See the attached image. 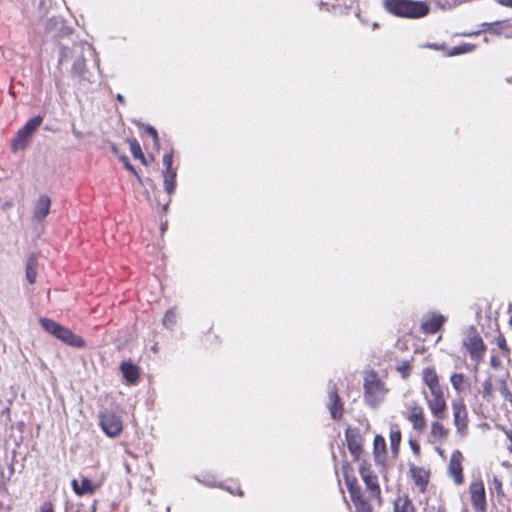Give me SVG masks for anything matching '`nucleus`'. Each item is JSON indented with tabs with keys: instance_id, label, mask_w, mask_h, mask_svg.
I'll return each mask as SVG.
<instances>
[{
	"instance_id": "nucleus-13",
	"label": "nucleus",
	"mask_w": 512,
	"mask_h": 512,
	"mask_svg": "<svg viewBox=\"0 0 512 512\" xmlns=\"http://www.w3.org/2000/svg\"><path fill=\"white\" fill-rule=\"evenodd\" d=\"M348 450L354 459L358 460L362 453V439L356 429L348 428L345 432Z\"/></svg>"
},
{
	"instance_id": "nucleus-43",
	"label": "nucleus",
	"mask_w": 512,
	"mask_h": 512,
	"mask_svg": "<svg viewBox=\"0 0 512 512\" xmlns=\"http://www.w3.org/2000/svg\"><path fill=\"white\" fill-rule=\"evenodd\" d=\"M499 4L512 8V0H496Z\"/></svg>"
},
{
	"instance_id": "nucleus-7",
	"label": "nucleus",
	"mask_w": 512,
	"mask_h": 512,
	"mask_svg": "<svg viewBox=\"0 0 512 512\" xmlns=\"http://www.w3.org/2000/svg\"><path fill=\"white\" fill-rule=\"evenodd\" d=\"M359 473L371 497H374L377 500L378 504L381 505V490L378 484L377 475L370 469V467L365 462L360 464Z\"/></svg>"
},
{
	"instance_id": "nucleus-15",
	"label": "nucleus",
	"mask_w": 512,
	"mask_h": 512,
	"mask_svg": "<svg viewBox=\"0 0 512 512\" xmlns=\"http://www.w3.org/2000/svg\"><path fill=\"white\" fill-rule=\"evenodd\" d=\"M51 200L47 195H41L35 203L33 219L42 221L50 212Z\"/></svg>"
},
{
	"instance_id": "nucleus-25",
	"label": "nucleus",
	"mask_w": 512,
	"mask_h": 512,
	"mask_svg": "<svg viewBox=\"0 0 512 512\" xmlns=\"http://www.w3.org/2000/svg\"><path fill=\"white\" fill-rule=\"evenodd\" d=\"M344 479L351 498L361 493V488L354 476H351L345 472Z\"/></svg>"
},
{
	"instance_id": "nucleus-22",
	"label": "nucleus",
	"mask_w": 512,
	"mask_h": 512,
	"mask_svg": "<svg viewBox=\"0 0 512 512\" xmlns=\"http://www.w3.org/2000/svg\"><path fill=\"white\" fill-rule=\"evenodd\" d=\"M177 173L176 171H163L164 187L168 195H172L175 192Z\"/></svg>"
},
{
	"instance_id": "nucleus-12",
	"label": "nucleus",
	"mask_w": 512,
	"mask_h": 512,
	"mask_svg": "<svg viewBox=\"0 0 512 512\" xmlns=\"http://www.w3.org/2000/svg\"><path fill=\"white\" fill-rule=\"evenodd\" d=\"M461 460V452L459 450H455L451 455L448 465V473L457 485H461L464 482Z\"/></svg>"
},
{
	"instance_id": "nucleus-46",
	"label": "nucleus",
	"mask_w": 512,
	"mask_h": 512,
	"mask_svg": "<svg viewBox=\"0 0 512 512\" xmlns=\"http://www.w3.org/2000/svg\"><path fill=\"white\" fill-rule=\"evenodd\" d=\"M116 99H117L120 103H125L124 97H123V95H121V94H117Z\"/></svg>"
},
{
	"instance_id": "nucleus-41",
	"label": "nucleus",
	"mask_w": 512,
	"mask_h": 512,
	"mask_svg": "<svg viewBox=\"0 0 512 512\" xmlns=\"http://www.w3.org/2000/svg\"><path fill=\"white\" fill-rule=\"evenodd\" d=\"M40 512H54L53 504L49 501L44 502L40 506Z\"/></svg>"
},
{
	"instance_id": "nucleus-36",
	"label": "nucleus",
	"mask_w": 512,
	"mask_h": 512,
	"mask_svg": "<svg viewBox=\"0 0 512 512\" xmlns=\"http://www.w3.org/2000/svg\"><path fill=\"white\" fill-rule=\"evenodd\" d=\"M482 396L483 398H490L492 396V390H493V385H492V382L490 379H487L483 382V385H482Z\"/></svg>"
},
{
	"instance_id": "nucleus-31",
	"label": "nucleus",
	"mask_w": 512,
	"mask_h": 512,
	"mask_svg": "<svg viewBox=\"0 0 512 512\" xmlns=\"http://www.w3.org/2000/svg\"><path fill=\"white\" fill-rule=\"evenodd\" d=\"M451 384L457 392L464 390L465 376L461 373H455L450 377Z\"/></svg>"
},
{
	"instance_id": "nucleus-47",
	"label": "nucleus",
	"mask_w": 512,
	"mask_h": 512,
	"mask_svg": "<svg viewBox=\"0 0 512 512\" xmlns=\"http://www.w3.org/2000/svg\"><path fill=\"white\" fill-rule=\"evenodd\" d=\"M495 483H496V487H500L501 486V483L497 479H495Z\"/></svg>"
},
{
	"instance_id": "nucleus-53",
	"label": "nucleus",
	"mask_w": 512,
	"mask_h": 512,
	"mask_svg": "<svg viewBox=\"0 0 512 512\" xmlns=\"http://www.w3.org/2000/svg\"><path fill=\"white\" fill-rule=\"evenodd\" d=\"M506 392H507V388H506V387H504V388H503V393H506Z\"/></svg>"
},
{
	"instance_id": "nucleus-40",
	"label": "nucleus",
	"mask_w": 512,
	"mask_h": 512,
	"mask_svg": "<svg viewBox=\"0 0 512 512\" xmlns=\"http://www.w3.org/2000/svg\"><path fill=\"white\" fill-rule=\"evenodd\" d=\"M437 3L442 9H448L458 5L460 0H438Z\"/></svg>"
},
{
	"instance_id": "nucleus-14",
	"label": "nucleus",
	"mask_w": 512,
	"mask_h": 512,
	"mask_svg": "<svg viewBox=\"0 0 512 512\" xmlns=\"http://www.w3.org/2000/svg\"><path fill=\"white\" fill-rule=\"evenodd\" d=\"M328 408L330 415L334 420H338L343 415V405L340 401L335 386H332L329 390V404Z\"/></svg>"
},
{
	"instance_id": "nucleus-33",
	"label": "nucleus",
	"mask_w": 512,
	"mask_h": 512,
	"mask_svg": "<svg viewBox=\"0 0 512 512\" xmlns=\"http://www.w3.org/2000/svg\"><path fill=\"white\" fill-rule=\"evenodd\" d=\"M475 47L476 46L474 44H467V43L459 45V46H455L449 52V55L455 56V55L469 53V52H472L475 49Z\"/></svg>"
},
{
	"instance_id": "nucleus-23",
	"label": "nucleus",
	"mask_w": 512,
	"mask_h": 512,
	"mask_svg": "<svg viewBox=\"0 0 512 512\" xmlns=\"http://www.w3.org/2000/svg\"><path fill=\"white\" fill-rule=\"evenodd\" d=\"M374 455L377 462H380L384 459L386 454V444L383 437L377 435L374 439Z\"/></svg>"
},
{
	"instance_id": "nucleus-8",
	"label": "nucleus",
	"mask_w": 512,
	"mask_h": 512,
	"mask_svg": "<svg viewBox=\"0 0 512 512\" xmlns=\"http://www.w3.org/2000/svg\"><path fill=\"white\" fill-rule=\"evenodd\" d=\"M100 426L104 433L109 437L118 436L122 429L123 424L121 418L112 411H104L99 415Z\"/></svg>"
},
{
	"instance_id": "nucleus-29",
	"label": "nucleus",
	"mask_w": 512,
	"mask_h": 512,
	"mask_svg": "<svg viewBox=\"0 0 512 512\" xmlns=\"http://www.w3.org/2000/svg\"><path fill=\"white\" fill-rule=\"evenodd\" d=\"M130 151L135 159L141 160L146 165V159L142 152L141 146L136 139L129 140Z\"/></svg>"
},
{
	"instance_id": "nucleus-48",
	"label": "nucleus",
	"mask_w": 512,
	"mask_h": 512,
	"mask_svg": "<svg viewBox=\"0 0 512 512\" xmlns=\"http://www.w3.org/2000/svg\"><path fill=\"white\" fill-rule=\"evenodd\" d=\"M493 32H494L495 34H497V35H500V31H499V30H497V29H494V30H493Z\"/></svg>"
},
{
	"instance_id": "nucleus-50",
	"label": "nucleus",
	"mask_w": 512,
	"mask_h": 512,
	"mask_svg": "<svg viewBox=\"0 0 512 512\" xmlns=\"http://www.w3.org/2000/svg\"><path fill=\"white\" fill-rule=\"evenodd\" d=\"M167 209H168V203L163 207L164 211H167Z\"/></svg>"
},
{
	"instance_id": "nucleus-32",
	"label": "nucleus",
	"mask_w": 512,
	"mask_h": 512,
	"mask_svg": "<svg viewBox=\"0 0 512 512\" xmlns=\"http://www.w3.org/2000/svg\"><path fill=\"white\" fill-rule=\"evenodd\" d=\"M358 0H336V6L344 9L345 12L358 10Z\"/></svg>"
},
{
	"instance_id": "nucleus-37",
	"label": "nucleus",
	"mask_w": 512,
	"mask_h": 512,
	"mask_svg": "<svg viewBox=\"0 0 512 512\" xmlns=\"http://www.w3.org/2000/svg\"><path fill=\"white\" fill-rule=\"evenodd\" d=\"M120 160L123 162L125 168L127 170H129L130 172H132L135 175V177L137 178V180L140 183H142L141 177L138 175V173L136 172L135 168L130 164L128 157L127 156H121Z\"/></svg>"
},
{
	"instance_id": "nucleus-10",
	"label": "nucleus",
	"mask_w": 512,
	"mask_h": 512,
	"mask_svg": "<svg viewBox=\"0 0 512 512\" xmlns=\"http://www.w3.org/2000/svg\"><path fill=\"white\" fill-rule=\"evenodd\" d=\"M406 408L407 414L405 417L412 424L413 429L418 432H423L426 429L423 408L414 401L408 403Z\"/></svg>"
},
{
	"instance_id": "nucleus-34",
	"label": "nucleus",
	"mask_w": 512,
	"mask_h": 512,
	"mask_svg": "<svg viewBox=\"0 0 512 512\" xmlns=\"http://www.w3.org/2000/svg\"><path fill=\"white\" fill-rule=\"evenodd\" d=\"M400 441H401V433H400L399 429L397 427H396V429H394L392 427L391 432H390V442H391V447L393 450H397Z\"/></svg>"
},
{
	"instance_id": "nucleus-27",
	"label": "nucleus",
	"mask_w": 512,
	"mask_h": 512,
	"mask_svg": "<svg viewBox=\"0 0 512 512\" xmlns=\"http://www.w3.org/2000/svg\"><path fill=\"white\" fill-rule=\"evenodd\" d=\"M36 267H37V258L32 255L28 258L26 265V278L30 284H33L36 280Z\"/></svg>"
},
{
	"instance_id": "nucleus-30",
	"label": "nucleus",
	"mask_w": 512,
	"mask_h": 512,
	"mask_svg": "<svg viewBox=\"0 0 512 512\" xmlns=\"http://www.w3.org/2000/svg\"><path fill=\"white\" fill-rule=\"evenodd\" d=\"M394 512H413V506L409 499H398L394 504Z\"/></svg>"
},
{
	"instance_id": "nucleus-38",
	"label": "nucleus",
	"mask_w": 512,
	"mask_h": 512,
	"mask_svg": "<svg viewBox=\"0 0 512 512\" xmlns=\"http://www.w3.org/2000/svg\"><path fill=\"white\" fill-rule=\"evenodd\" d=\"M172 163H173V154L172 152L170 153H166L164 156H163V165L165 167V170L164 171H175L172 167Z\"/></svg>"
},
{
	"instance_id": "nucleus-45",
	"label": "nucleus",
	"mask_w": 512,
	"mask_h": 512,
	"mask_svg": "<svg viewBox=\"0 0 512 512\" xmlns=\"http://www.w3.org/2000/svg\"><path fill=\"white\" fill-rule=\"evenodd\" d=\"M410 444H411V447H412L414 453L418 454L419 450H420L419 445L415 442H410Z\"/></svg>"
},
{
	"instance_id": "nucleus-6",
	"label": "nucleus",
	"mask_w": 512,
	"mask_h": 512,
	"mask_svg": "<svg viewBox=\"0 0 512 512\" xmlns=\"http://www.w3.org/2000/svg\"><path fill=\"white\" fill-rule=\"evenodd\" d=\"M84 50L91 51L92 47L87 44H83V43L74 44L72 47V52L79 55V57L74 61L73 66H72V72L76 75H81L84 71L85 60L82 57ZM70 52H71V50L69 48H66V47L61 48V52L59 55V63L60 64L68 61Z\"/></svg>"
},
{
	"instance_id": "nucleus-52",
	"label": "nucleus",
	"mask_w": 512,
	"mask_h": 512,
	"mask_svg": "<svg viewBox=\"0 0 512 512\" xmlns=\"http://www.w3.org/2000/svg\"><path fill=\"white\" fill-rule=\"evenodd\" d=\"M430 47H431V48H434V49H437V46H436V45H431Z\"/></svg>"
},
{
	"instance_id": "nucleus-26",
	"label": "nucleus",
	"mask_w": 512,
	"mask_h": 512,
	"mask_svg": "<svg viewBox=\"0 0 512 512\" xmlns=\"http://www.w3.org/2000/svg\"><path fill=\"white\" fill-rule=\"evenodd\" d=\"M431 436L436 441H444L448 436V431L439 422L431 423Z\"/></svg>"
},
{
	"instance_id": "nucleus-17",
	"label": "nucleus",
	"mask_w": 512,
	"mask_h": 512,
	"mask_svg": "<svg viewBox=\"0 0 512 512\" xmlns=\"http://www.w3.org/2000/svg\"><path fill=\"white\" fill-rule=\"evenodd\" d=\"M73 491L78 496H83L85 494H93L96 490V486L92 483V481L88 478H83L81 484L78 483L76 479H73L71 482Z\"/></svg>"
},
{
	"instance_id": "nucleus-16",
	"label": "nucleus",
	"mask_w": 512,
	"mask_h": 512,
	"mask_svg": "<svg viewBox=\"0 0 512 512\" xmlns=\"http://www.w3.org/2000/svg\"><path fill=\"white\" fill-rule=\"evenodd\" d=\"M444 322L445 317L443 315L433 313L422 322L421 328L426 334H434L441 328Z\"/></svg>"
},
{
	"instance_id": "nucleus-2",
	"label": "nucleus",
	"mask_w": 512,
	"mask_h": 512,
	"mask_svg": "<svg viewBox=\"0 0 512 512\" xmlns=\"http://www.w3.org/2000/svg\"><path fill=\"white\" fill-rule=\"evenodd\" d=\"M387 390L383 382L374 372L368 373L364 379L365 401L372 407L383 401Z\"/></svg>"
},
{
	"instance_id": "nucleus-4",
	"label": "nucleus",
	"mask_w": 512,
	"mask_h": 512,
	"mask_svg": "<svg viewBox=\"0 0 512 512\" xmlns=\"http://www.w3.org/2000/svg\"><path fill=\"white\" fill-rule=\"evenodd\" d=\"M463 345L475 362H479L483 358L486 347L475 327L470 326L467 329Z\"/></svg>"
},
{
	"instance_id": "nucleus-49",
	"label": "nucleus",
	"mask_w": 512,
	"mask_h": 512,
	"mask_svg": "<svg viewBox=\"0 0 512 512\" xmlns=\"http://www.w3.org/2000/svg\"><path fill=\"white\" fill-rule=\"evenodd\" d=\"M432 512H445V511H444V510H442V509H440V508H438L437 510H434V511H432Z\"/></svg>"
},
{
	"instance_id": "nucleus-35",
	"label": "nucleus",
	"mask_w": 512,
	"mask_h": 512,
	"mask_svg": "<svg viewBox=\"0 0 512 512\" xmlns=\"http://www.w3.org/2000/svg\"><path fill=\"white\" fill-rule=\"evenodd\" d=\"M176 315L173 309H170L166 312L163 318V324L167 328H172L176 323Z\"/></svg>"
},
{
	"instance_id": "nucleus-19",
	"label": "nucleus",
	"mask_w": 512,
	"mask_h": 512,
	"mask_svg": "<svg viewBox=\"0 0 512 512\" xmlns=\"http://www.w3.org/2000/svg\"><path fill=\"white\" fill-rule=\"evenodd\" d=\"M410 473L414 480L415 485L420 487L422 490L428 483V473L425 469L417 467L415 465L410 466Z\"/></svg>"
},
{
	"instance_id": "nucleus-55",
	"label": "nucleus",
	"mask_w": 512,
	"mask_h": 512,
	"mask_svg": "<svg viewBox=\"0 0 512 512\" xmlns=\"http://www.w3.org/2000/svg\"><path fill=\"white\" fill-rule=\"evenodd\" d=\"M462 512H468V510L464 509V510H462Z\"/></svg>"
},
{
	"instance_id": "nucleus-21",
	"label": "nucleus",
	"mask_w": 512,
	"mask_h": 512,
	"mask_svg": "<svg viewBox=\"0 0 512 512\" xmlns=\"http://www.w3.org/2000/svg\"><path fill=\"white\" fill-rule=\"evenodd\" d=\"M422 380L428 390L441 387L436 371L432 368H425L422 372Z\"/></svg>"
},
{
	"instance_id": "nucleus-3",
	"label": "nucleus",
	"mask_w": 512,
	"mask_h": 512,
	"mask_svg": "<svg viewBox=\"0 0 512 512\" xmlns=\"http://www.w3.org/2000/svg\"><path fill=\"white\" fill-rule=\"evenodd\" d=\"M422 394L426 400L431 414L439 420L445 419L447 404L443 388L439 387L431 390H423Z\"/></svg>"
},
{
	"instance_id": "nucleus-20",
	"label": "nucleus",
	"mask_w": 512,
	"mask_h": 512,
	"mask_svg": "<svg viewBox=\"0 0 512 512\" xmlns=\"http://www.w3.org/2000/svg\"><path fill=\"white\" fill-rule=\"evenodd\" d=\"M121 372L125 380L129 383H135L139 378V370L136 365L131 362H123L121 364Z\"/></svg>"
},
{
	"instance_id": "nucleus-28",
	"label": "nucleus",
	"mask_w": 512,
	"mask_h": 512,
	"mask_svg": "<svg viewBox=\"0 0 512 512\" xmlns=\"http://www.w3.org/2000/svg\"><path fill=\"white\" fill-rule=\"evenodd\" d=\"M40 324L45 331L52 334L56 338H57L59 331L62 327V325L58 324L57 322H55L51 319H47V318H41Z\"/></svg>"
},
{
	"instance_id": "nucleus-39",
	"label": "nucleus",
	"mask_w": 512,
	"mask_h": 512,
	"mask_svg": "<svg viewBox=\"0 0 512 512\" xmlns=\"http://www.w3.org/2000/svg\"><path fill=\"white\" fill-rule=\"evenodd\" d=\"M145 131L153 138L154 145L159 146V137L156 129L150 125L145 126Z\"/></svg>"
},
{
	"instance_id": "nucleus-51",
	"label": "nucleus",
	"mask_w": 512,
	"mask_h": 512,
	"mask_svg": "<svg viewBox=\"0 0 512 512\" xmlns=\"http://www.w3.org/2000/svg\"><path fill=\"white\" fill-rule=\"evenodd\" d=\"M113 152L117 153V148L115 146L112 147Z\"/></svg>"
},
{
	"instance_id": "nucleus-54",
	"label": "nucleus",
	"mask_w": 512,
	"mask_h": 512,
	"mask_svg": "<svg viewBox=\"0 0 512 512\" xmlns=\"http://www.w3.org/2000/svg\"><path fill=\"white\" fill-rule=\"evenodd\" d=\"M345 1H346V4H348V5L350 4L349 0H345Z\"/></svg>"
},
{
	"instance_id": "nucleus-42",
	"label": "nucleus",
	"mask_w": 512,
	"mask_h": 512,
	"mask_svg": "<svg viewBox=\"0 0 512 512\" xmlns=\"http://www.w3.org/2000/svg\"><path fill=\"white\" fill-rule=\"evenodd\" d=\"M490 363L492 367L497 368L500 365V360L496 356H492Z\"/></svg>"
},
{
	"instance_id": "nucleus-1",
	"label": "nucleus",
	"mask_w": 512,
	"mask_h": 512,
	"mask_svg": "<svg viewBox=\"0 0 512 512\" xmlns=\"http://www.w3.org/2000/svg\"><path fill=\"white\" fill-rule=\"evenodd\" d=\"M386 10L398 17L422 18L429 13V6L423 1L385 0Z\"/></svg>"
},
{
	"instance_id": "nucleus-44",
	"label": "nucleus",
	"mask_w": 512,
	"mask_h": 512,
	"mask_svg": "<svg viewBox=\"0 0 512 512\" xmlns=\"http://www.w3.org/2000/svg\"><path fill=\"white\" fill-rule=\"evenodd\" d=\"M498 346H499L502 350H504V351H506V352L508 351L507 346H506L505 339H501V340H499V342H498Z\"/></svg>"
},
{
	"instance_id": "nucleus-18",
	"label": "nucleus",
	"mask_w": 512,
	"mask_h": 512,
	"mask_svg": "<svg viewBox=\"0 0 512 512\" xmlns=\"http://www.w3.org/2000/svg\"><path fill=\"white\" fill-rule=\"evenodd\" d=\"M57 338L75 347L84 346V340L80 336L74 334L71 330L65 328L64 326L61 327Z\"/></svg>"
},
{
	"instance_id": "nucleus-5",
	"label": "nucleus",
	"mask_w": 512,
	"mask_h": 512,
	"mask_svg": "<svg viewBox=\"0 0 512 512\" xmlns=\"http://www.w3.org/2000/svg\"><path fill=\"white\" fill-rule=\"evenodd\" d=\"M42 122H43L42 116H35L32 119H30L25 124V126L22 127L18 131V133L13 141V144H12V149L14 152H16L18 150H23L26 148L31 136L40 127Z\"/></svg>"
},
{
	"instance_id": "nucleus-11",
	"label": "nucleus",
	"mask_w": 512,
	"mask_h": 512,
	"mask_svg": "<svg viewBox=\"0 0 512 512\" xmlns=\"http://www.w3.org/2000/svg\"><path fill=\"white\" fill-rule=\"evenodd\" d=\"M454 424L457 432L463 435L467 429L468 418L467 410L462 400L454 401L452 403Z\"/></svg>"
},
{
	"instance_id": "nucleus-24",
	"label": "nucleus",
	"mask_w": 512,
	"mask_h": 512,
	"mask_svg": "<svg viewBox=\"0 0 512 512\" xmlns=\"http://www.w3.org/2000/svg\"><path fill=\"white\" fill-rule=\"evenodd\" d=\"M356 512H372V508L368 500H366L362 493L351 498Z\"/></svg>"
},
{
	"instance_id": "nucleus-9",
	"label": "nucleus",
	"mask_w": 512,
	"mask_h": 512,
	"mask_svg": "<svg viewBox=\"0 0 512 512\" xmlns=\"http://www.w3.org/2000/svg\"><path fill=\"white\" fill-rule=\"evenodd\" d=\"M469 492L471 504L475 512H486L487 502L483 481L480 479L472 481L469 486Z\"/></svg>"
}]
</instances>
